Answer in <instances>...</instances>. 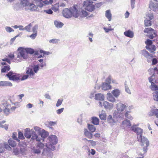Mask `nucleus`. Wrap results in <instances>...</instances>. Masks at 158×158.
<instances>
[{
  "mask_svg": "<svg viewBox=\"0 0 158 158\" xmlns=\"http://www.w3.org/2000/svg\"><path fill=\"white\" fill-rule=\"evenodd\" d=\"M127 107L126 105L122 103L119 102L117 104L116 109L118 113L119 114L118 117L120 118L123 115L126 108Z\"/></svg>",
  "mask_w": 158,
  "mask_h": 158,
  "instance_id": "obj_7",
  "label": "nucleus"
},
{
  "mask_svg": "<svg viewBox=\"0 0 158 158\" xmlns=\"http://www.w3.org/2000/svg\"><path fill=\"white\" fill-rule=\"evenodd\" d=\"M31 139H36L37 141H40L41 139L38 136L35 132L33 131L32 132V135Z\"/></svg>",
  "mask_w": 158,
  "mask_h": 158,
  "instance_id": "obj_37",
  "label": "nucleus"
},
{
  "mask_svg": "<svg viewBox=\"0 0 158 158\" xmlns=\"http://www.w3.org/2000/svg\"><path fill=\"white\" fill-rule=\"evenodd\" d=\"M10 148L8 144H4L2 143H0V153L3 152L6 149Z\"/></svg>",
  "mask_w": 158,
  "mask_h": 158,
  "instance_id": "obj_25",
  "label": "nucleus"
},
{
  "mask_svg": "<svg viewBox=\"0 0 158 158\" xmlns=\"http://www.w3.org/2000/svg\"><path fill=\"white\" fill-rule=\"evenodd\" d=\"M131 112V111H127L124 114V115H125V117L126 118H127L130 120H132L133 119V118L130 114V113Z\"/></svg>",
  "mask_w": 158,
  "mask_h": 158,
  "instance_id": "obj_44",
  "label": "nucleus"
},
{
  "mask_svg": "<svg viewBox=\"0 0 158 158\" xmlns=\"http://www.w3.org/2000/svg\"><path fill=\"white\" fill-rule=\"evenodd\" d=\"M122 124L124 127H129L131 126L130 121L127 119L123 121L122 123Z\"/></svg>",
  "mask_w": 158,
  "mask_h": 158,
  "instance_id": "obj_35",
  "label": "nucleus"
},
{
  "mask_svg": "<svg viewBox=\"0 0 158 158\" xmlns=\"http://www.w3.org/2000/svg\"><path fill=\"white\" fill-rule=\"evenodd\" d=\"M37 26L36 25L34 26L32 28V31L34 33H37Z\"/></svg>",
  "mask_w": 158,
  "mask_h": 158,
  "instance_id": "obj_63",
  "label": "nucleus"
},
{
  "mask_svg": "<svg viewBox=\"0 0 158 158\" xmlns=\"http://www.w3.org/2000/svg\"><path fill=\"white\" fill-rule=\"evenodd\" d=\"M84 135L86 137L89 139H92L93 137V134L86 128L84 129Z\"/></svg>",
  "mask_w": 158,
  "mask_h": 158,
  "instance_id": "obj_17",
  "label": "nucleus"
},
{
  "mask_svg": "<svg viewBox=\"0 0 158 158\" xmlns=\"http://www.w3.org/2000/svg\"><path fill=\"white\" fill-rule=\"evenodd\" d=\"M95 99L99 101H103L104 99V97L101 94H96L95 95Z\"/></svg>",
  "mask_w": 158,
  "mask_h": 158,
  "instance_id": "obj_23",
  "label": "nucleus"
},
{
  "mask_svg": "<svg viewBox=\"0 0 158 158\" xmlns=\"http://www.w3.org/2000/svg\"><path fill=\"white\" fill-rule=\"evenodd\" d=\"M3 105L6 106L5 108L3 110L4 113L6 115H8L11 113L10 109H9L10 107V105L7 104V102L6 101H3Z\"/></svg>",
  "mask_w": 158,
  "mask_h": 158,
  "instance_id": "obj_11",
  "label": "nucleus"
},
{
  "mask_svg": "<svg viewBox=\"0 0 158 158\" xmlns=\"http://www.w3.org/2000/svg\"><path fill=\"white\" fill-rule=\"evenodd\" d=\"M53 0H45L44 1H43V4L47 5L49 4H52V3Z\"/></svg>",
  "mask_w": 158,
  "mask_h": 158,
  "instance_id": "obj_50",
  "label": "nucleus"
},
{
  "mask_svg": "<svg viewBox=\"0 0 158 158\" xmlns=\"http://www.w3.org/2000/svg\"><path fill=\"white\" fill-rule=\"evenodd\" d=\"M54 23L55 26L58 28H60L62 27L64 25L63 23L57 21H55Z\"/></svg>",
  "mask_w": 158,
  "mask_h": 158,
  "instance_id": "obj_41",
  "label": "nucleus"
},
{
  "mask_svg": "<svg viewBox=\"0 0 158 158\" xmlns=\"http://www.w3.org/2000/svg\"><path fill=\"white\" fill-rule=\"evenodd\" d=\"M142 55L148 59H150L153 57V56L152 55L150 54L146 50H143L142 52ZM148 61H150L149 60H148Z\"/></svg>",
  "mask_w": 158,
  "mask_h": 158,
  "instance_id": "obj_16",
  "label": "nucleus"
},
{
  "mask_svg": "<svg viewBox=\"0 0 158 158\" xmlns=\"http://www.w3.org/2000/svg\"><path fill=\"white\" fill-rule=\"evenodd\" d=\"M27 9L30 10L31 11L36 10L37 8L35 4L30 3L28 6H27Z\"/></svg>",
  "mask_w": 158,
  "mask_h": 158,
  "instance_id": "obj_21",
  "label": "nucleus"
},
{
  "mask_svg": "<svg viewBox=\"0 0 158 158\" xmlns=\"http://www.w3.org/2000/svg\"><path fill=\"white\" fill-rule=\"evenodd\" d=\"M84 140H85L88 142H89L93 146H94L96 145V142L93 140H88L86 138L84 139Z\"/></svg>",
  "mask_w": 158,
  "mask_h": 158,
  "instance_id": "obj_51",
  "label": "nucleus"
},
{
  "mask_svg": "<svg viewBox=\"0 0 158 158\" xmlns=\"http://www.w3.org/2000/svg\"><path fill=\"white\" fill-rule=\"evenodd\" d=\"M10 69V68L9 65H6L1 69V72L2 73H6L9 71Z\"/></svg>",
  "mask_w": 158,
  "mask_h": 158,
  "instance_id": "obj_33",
  "label": "nucleus"
},
{
  "mask_svg": "<svg viewBox=\"0 0 158 158\" xmlns=\"http://www.w3.org/2000/svg\"><path fill=\"white\" fill-rule=\"evenodd\" d=\"M12 84L10 81H3L0 82V86H12Z\"/></svg>",
  "mask_w": 158,
  "mask_h": 158,
  "instance_id": "obj_18",
  "label": "nucleus"
},
{
  "mask_svg": "<svg viewBox=\"0 0 158 158\" xmlns=\"http://www.w3.org/2000/svg\"><path fill=\"white\" fill-rule=\"evenodd\" d=\"M58 40L56 39H52L49 40V42L53 44L57 43L58 42Z\"/></svg>",
  "mask_w": 158,
  "mask_h": 158,
  "instance_id": "obj_59",
  "label": "nucleus"
},
{
  "mask_svg": "<svg viewBox=\"0 0 158 158\" xmlns=\"http://www.w3.org/2000/svg\"><path fill=\"white\" fill-rule=\"evenodd\" d=\"M59 4L56 3L53 5L51 8L54 11L56 12L59 10Z\"/></svg>",
  "mask_w": 158,
  "mask_h": 158,
  "instance_id": "obj_42",
  "label": "nucleus"
},
{
  "mask_svg": "<svg viewBox=\"0 0 158 158\" xmlns=\"http://www.w3.org/2000/svg\"><path fill=\"white\" fill-rule=\"evenodd\" d=\"M18 53L15 59L14 62H18L22 61L24 59H27L28 56L24 53V51L22 50V47L18 48Z\"/></svg>",
  "mask_w": 158,
  "mask_h": 158,
  "instance_id": "obj_4",
  "label": "nucleus"
},
{
  "mask_svg": "<svg viewBox=\"0 0 158 158\" xmlns=\"http://www.w3.org/2000/svg\"><path fill=\"white\" fill-rule=\"evenodd\" d=\"M32 27V25L31 24V23H30L28 25L26 26L25 27V29L26 30L28 31H30L31 28Z\"/></svg>",
  "mask_w": 158,
  "mask_h": 158,
  "instance_id": "obj_53",
  "label": "nucleus"
},
{
  "mask_svg": "<svg viewBox=\"0 0 158 158\" xmlns=\"http://www.w3.org/2000/svg\"><path fill=\"white\" fill-rule=\"evenodd\" d=\"M154 99L158 101V91H156L153 93Z\"/></svg>",
  "mask_w": 158,
  "mask_h": 158,
  "instance_id": "obj_55",
  "label": "nucleus"
},
{
  "mask_svg": "<svg viewBox=\"0 0 158 158\" xmlns=\"http://www.w3.org/2000/svg\"><path fill=\"white\" fill-rule=\"evenodd\" d=\"M152 70H153V71L154 72V73L152 75H154V77H153V78H156V77L157 78V79H158L157 77H155L154 74H155V73H156L157 74H158V69H157L156 67H155L153 69H149V70L150 71H151Z\"/></svg>",
  "mask_w": 158,
  "mask_h": 158,
  "instance_id": "obj_49",
  "label": "nucleus"
},
{
  "mask_svg": "<svg viewBox=\"0 0 158 158\" xmlns=\"http://www.w3.org/2000/svg\"><path fill=\"white\" fill-rule=\"evenodd\" d=\"M144 24L146 27H150L152 25V23L150 20H145Z\"/></svg>",
  "mask_w": 158,
  "mask_h": 158,
  "instance_id": "obj_47",
  "label": "nucleus"
},
{
  "mask_svg": "<svg viewBox=\"0 0 158 158\" xmlns=\"http://www.w3.org/2000/svg\"><path fill=\"white\" fill-rule=\"evenodd\" d=\"M33 70V72L35 74V73H36L39 69V66L37 65L35 66L33 69H32Z\"/></svg>",
  "mask_w": 158,
  "mask_h": 158,
  "instance_id": "obj_58",
  "label": "nucleus"
},
{
  "mask_svg": "<svg viewBox=\"0 0 158 158\" xmlns=\"http://www.w3.org/2000/svg\"><path fill=\"white\" fill-rule=\"evenodd\" d=\"M111 93L115 97H117L119 95L120 92L118 89H115L112 91Z\"/></svg>",
  "mask_w": 158,
  "mask_h": 158,
  "instance_id": "obj_38",
  "label": "nucleus"
},
{
  "mask_svg": "<svg viewBox=\"0 0 158 158\" xmlns=\"http://www.w3.org/2000/svg\"><path fill=\"white\" fill-rule=\"evenodd\" d=\"M14 57L15 55L13 53H9L6 56L5 58L2 59V60L3 62L1 63V64L2 66L6 65L7 64L5 62H6L9 64H10L11 63L10 61L12 60Z\"/></svg>",
  "mask_w": 158,
  "mask_h": 158,
  "instance_id": "obj_9",
  "label": "nucleus"
},
{
  "mask_svg": "<svg viewBox=\"0 0 158 158\" xmlns=\"http://www.w3.org/2000/svg\"><path fill=\"white\" fill-rule=\"evenodd\" d=\"M22 49L24 51V53L28 57V54H32L34 52V50L29 48H24L22 47Z\"/></svg>",
  "mask_w": 158,
  "mask_h": 158,
  "instance_id": "obj_13",
  "label": "nucleus"
},
{
  "mask_svg": "<svg viewBox=\"0 0 158 158\" xmlns=\"http://www.w3.org/2000/svg\"><path fill=\"white\" fill-rule=\"evenodd\" d=\"M5 29L7 32H11L14 31V30L10 27H5Z\"/></svg>",
  "mask_w": 158,
  "mask_h": 158,
  "instance_id": "obj_56",
  "label": "nucleus"
},
{
  "mask_svg": "<svg viewBox=\"0 0 158 158\" xmlns=\"http://www.w3.org/2000/svg\"><path fill=\"white\" fill-rule=\"evenodd\" d=\"M20 4L23 7H27L29 4V0H21Z\"/></svg>",
  "mask_w": 158,
  "mask_h": 158,
  "instance_id": "obj_32",
  "label": "nucleus"
},
{
  "mask_svg": "<svg viewBox=\"0 0 158 158\" xmlns=\"http://www.w3.org/2000/svg\"><path fill=\"white\" fill-rule=\"evenodd\" d=\"M124 34L126 36L131 38L133 37L134 35L133 32L130 30L125 31Z\"/></svg>",
  "mask_w": 158,
  "mask_h": 158,
  "instance_id": "obj_24",
  "label": "nucleus"
},
{
  "mask_svg": "<svg viewBox=\"0 0 158 158\" xmlns=\"http://www.w3.org/2000/svg\"><path fill=\"white\" fill-rule=\"evenodd\" d=\"M150 116H155L158 118V109H153L152 110L149 114Z\"/></svg>",
  "mask_w": 158,
  "mask_h": 158,
  "instance_id": "obj_22",
  "label": "nucleus"
},
{
  "mask_svg": "<svg viewBox=\"0 0 158 158\" xmlns=\"http://www.w3.org/2000/svg\"><path fill=\"white\" fill-rule=\"evenodd\" d=\"M49 141L48 143H46V146L49 149L53 150L55 149L54 145L56 144L57 143V137L54 135H52L49 137L47 139Z\"/></svg>",
  "mask_w": 158,
  "mask_h": 158,
  "instance_id": "obj_3",
  "label": "nucleus"
},
{
  "mask_svg": "<svg viewBox=\"0 0 158 158\" xmlns=\"http://www.w3.org/2000/svg\"><path fill=\"white\" fill-rule=\"evenodd\" d=\"M21 76L19 74H17L15 73L14 76L11 78V80H13V81H17L20 79Z\"/></svg>",
  "mask_w": 158,
  "mask_h": 158,
  "instance_id": "obj_34",
  "label": "nucleus"
},
{
  "mask_svg": "<svg viewBox=\"0 0 158 158\" xmlns=\"http://www.w3.org/2000/svg\"><path fill=\"white\" fill-rule=\"evenodd\" d=\"M33 3L35 4L37 7H42L44 4H43V1L42 0H40L39 1H34Z\"/></svg>",
  "mask_w": 158,
  "mask_h": 158,
  "instance_id": "obj_29",
  "label": "nucleus"
},
{
  "mask_svg": "<svg viewBox=\"0 0 158 158\" xmlns=\"http://www.w3.org/2000/svg\"><path fill=\"white\" fill-rule=\"evenodd\" d=\"M144 32L147 33H153L155 36H157L156 31L151 27L146 28L144 30Z\"/></svg>",
  "mask_w": 158,
  "mask_h": 158,
  "instance_id": "obj_14",
  "label": "nucleus"
},
{
  "mask_svg": "<svg viewBox=\"0 0 158 158\" xmlns=\"http://www.w3.org/2000/svg\"><path fill=\"white\" fill-rule=\"evenodd\" d=\"M111 86L109 84L106 83H103L102 85V89L104 90H106L111 89Z\"/></svg>",
  "mask_w": 158,
  "mask_h": 158,
  "instance_id": "obj_20",
  "label": "nucleus"
},
{
  "mask_svg": "<svg viewBox=\"0 0 158 158\" xmlns=\"http://www.w3.org/2000/svg\"><path fill=\"white\" fill-rule=\"evenodd\" d=\"M150 8L153 10H156L158 7V4L157 2L154 3L152 2L151 1L149 5Z\"/></svg>",
  "mask_w": 158,
  "mask_h": 158,
  "instance_id": "obj_27",
  "label": "nucleus"
},
{
  "mask_svg": "<svg viewBox=\"0 0 158 158\" xmlns=\"http://www.w3.org/2000/svg\"><path fill=\"white\" fill-rule=\"evenodd\" d=\"M24 136L26 138L28 139L31 138V134L29 129L27 128L25 130Z\"/></svg>",
  "mask_w": 158,
  "mask_h": 158,
  "instance_id": "obj_28",
  "label": "nucleus"
},
{
  "mask_svg": "<svg viewBox=\"0 0 158 158\" xmlns=\"http://www.w3.org/2000/svg\"><path fill=\"white\" fill-rule=\"evenodd\" d=\"M19 138L21 139H24L23 133L21 131H19L18 133Z\"/></svg>",
  "mask_w": 158,
  "mask_h": 158,
  "instance_id": "obj_54",
  "label": "nucleus"
},
{
  "mask_svg": "<svg viewBox=\"0 0 158 158\" xmlns=\"http://www.w3.org/2000/svg\"><path fill=\"white\" fill-rule=\"evenodd\" d=\"M105 16L108 19L109 21H110L111 20L112 15L110 10L106 11Z\"/></svg>",
  "mask_w": 158,
  "mask_h": 158,
  "instance_id": "obj_30",
  "label": "nucleus"
},
{
  "mask_svg": "<svg viewBox=\"0 0 158 158\" xmlns=\"http://www.w3.org/2000/svg\"><path fill=\"white\" fill-rule=\"evenodd\" d=\"M14 57L15 55L13 53H9L6 56L5 58L2 59V60L3 62L1 63V64L2 66L6 65L7 64L5 62H6L9 64H10L11 63L10 61L12 60Z\"/></svg>",
  "mask_w": 158,
  "mask_h": 158,
  "instance_id": "obj_8",
  "label": "nucleus"
},
{
  "mask_svg": "<svg viewBox=\"0 0 158 158\" xmlns=\"http://www.w3.org/2000/svg\"><path fill=\"white\" fill-rule=\"evenodd\" d=\"M146 16L150 20H152L153 19V15L152 14H147Z\"/></svg>",
  "mask_w": 158,
  "mask_h": 158,
  "instance_id": "obj_61",
  "label": "nucleus"
},
{
  "mask_svg": "<svg viewBox=\"0 0 158 158\" xmlns=\"http://www.w3.org/2000/svg\"><path fill=\"white\" fill-rule=\"evenodd\" d=\"M92 122L94 125H98L99 123V120L97 118L93 117L92 118Z\"/></svg>",
  "mask_w": 158,
  "mask_h": 158,
  "instance_id": "obj_43",
  "label": "nucleus"
},
{
  "mask_svg": "<svg viewBox=\"0 0 158 158\" xmlns=\"http://www.w3.org/2000/svg\"><path fill=\"white\" fill-rule=\"evenodd\" d=\"M63 100L62 99H59L57 102L56 104V106L57 107H58L60 106L62 103Z\"/></svg>",
  "mask_w": 158,
  "mask_h": 158,
  "instance_id": "obj_57",
  "label": "nucleus"
},
{
  "mask_svg": "<svg viewBox=\"0 0 158 158\" xmlns=\"http://www.w3.org/2000/svg\"><path fill=\"white\" fill-rule=\"evenodd\" d=\"M8 143L9 145L13 147H15L16 145V143L12 139H9L8 141Z\"/></svg>",
  "mask_w": 158,
  "mask_h": 158,
  "instance_id": "obj_45",
  "label": "nucleus"
},
{
  "mask_svg": "<svg viewBox=\"0 0 158 158\" xmlns=\"http://www.w3.org/2000/svg\"><path fill=\"white\" fill-rule=\"evenodd\" d=\"M93 3V2L90 0L85 1L83 2V7L86 10L92 12L95 9V6Z\"/></svg>",
  "mask_w": 158,
  "mask_h": 158,
  "instance_id": "obj_5",
  "label": "nucleus"
},
{
  "mask_svg": "<svg viewBox=\"0 0 158 158\" xmlns=\"http://www.w3.org/2000/svg\"><path fill=\"white\" fill-rule=\"evenodd\" d=\"M39 52L40 53H43V55L41 54L38 55L37 56L38 58H41L44 56L45 55H48L50 53L49 52H45L42 50H40Z\"/></svg>",
  "mask_w": 158,
  "mask_h": 158,
  "instance_id": "obj_40",
  "label": "nucleus"
},
{
  "mask_svg": "<svg viewBox=\"0 0 158 158\" xmlns=\"http://www.w3.org/2000/svg\"><path fill=\"white\" fill-rule=\"evenodd\" d=\"M103 105L106 109H110L113 107V104H110L106 101H104L103 102Z\"/></svg>",
  "mask_w": 158,
  "mask_h": 158,
  "instance_id": "obj_26",
  "label": "nucleus"
},
{
  "mask_svg": "<svg viewBox=\"0 0 158 158\" xmlns=\"http://www.w3.org/2000/svg\"><path fill=\"white\" fill-rule=\"evenodd\" d=\"M107 121L111 125L113 124L115 122L111 115L108 116L107 118Z\"/></svg>",
  "mask_w": 158,
  "mask_h": 158,
  "instance_id": "obj_36",
  "label": "nucleus"
},
{
  "mask_svg": "<svg viewBox=\"0 0 158 158\" xmlns=\"http://www.w3.org/2000/svg\"><path fill=\"white\" fill-rule=\"evenodd\" d=\"M44 146V143H39L36 146L38 149H35L34 152L35 153H39L40 152V150L42 149Z\"/></svg>",
  "mask_w": 158,
  "mask_h": 158,
  "instance_id": "obj_12",
  "label": "nucleus"
},
{
  "mask_svg": "<svg viewBox=\"0 0 158 158\" xmlns=\"http://www.w3.org/2000/svg\"><path fill=\"white\" fill-rule=\"evenodd\" d=\"M64 109V108L59 109L56 110V113L58 114H60L63 112Z\"/></svg>",
  "mask_w": 158,
  "mask_h": 158,
  "instance_id": "obj_60",
  "label": "nucleus"
},
{
  "mask_svg": "<svg viewBox=\"0 0 158 158\" xmlns=\"http://www.w3.org/2000/svg\"><path fill=\"white\" fill-rule=\"evenodd\" d=\"M44 12L48 14H52L53 13V12L51 9L45 10Z\"/></svg>",
  "mask_w": 158,
  "mask_h": 158,
  "instance_id": "obj_62",
  "label": "nucleus"
},
{
  "mask_svg": "<svg viewBox=\"0 0 158 158\" xmlns=\"http://www.w3.org/2000/svg\"><path fill=\"white\" fill-rule=\"evenodd\" d=\"M146 48L151 53H155V51L156 50V47L155 45L152 44L150 46H146Z\"/></svg>",
  "mask_w": 158,
  "mask_h": 158,
  "instance_id": "obj_15",
  "label": "nucleus"
},
{
  "mask_svg": "<svg viewBox=\"0 0 158 158\" xmlns=\"http://www.w3.org/2000/svg\"><path fill=\"white\" fill-rule=\"evenodd\" d=\"M131 130L135 132L137 135L138 141L141 142V146L143 148L144 153H146L148 149L147 147L149 145V142L147 139L145 138H142L143 130L139 127L132 126L131 128Z\"/></svg>",
  "mask_w": 158,
  "mask_h": 158,
  "instance_id": "obj_1",
  "label": "nucleus"
},
{
  "mask_svg": "<svg viewBox=\"0 0 158 158\" xmlns=\"http://www.w3.org/2000/svg\"><path fill=\"white\" fill-rule=\"evenodd\" d=\"M146 46H150L152 44L153 42L152 40H149L147 39L145 42Z\"/></svg>",
  "mask_w": 158,
  "mask_h": 158,
  "instance_id": "obj_52",
  "label": "nucleus"
},
{
  "mask_svg": "<svg viewBox=\"0 0 158 158\" xmlns=\"http://www.w3.org/2000/svg\"><path fill=\"white\" fill-rule=\"evenodd\" d=\"M107 99L110 102H114L115 101V98L110 93L107 94Z\"/></svg>",
  "mask_w": 158,
  "mask_h": 158,
  "instance_id": "obj_31",
  "label": "nucleus"
},
{
  "mask_svg": "<svg viewBox=\"0 0 158 158\" xmlns=\"http://www.w3.org/2000/svg\"><path fill=\"white\" fill-rule=\"evenodd\" d=\"M37 35V33H34L31 34L30 36V37L32 39H35Z\"/></svg>",
  "mask_w": 158,
  "mask_h": 158,
  "instance_id": "obj_64",
  "label": "nucleus"
},
{
  "mask_svg": "<svg viewBox=\"0 0 158 158\" xmlns=\"http://www.w3.org/2000/svg\"><path fill=\"white\" fill-rule=\"evenodd\" d=\"M26 73L27 74L23 76L21 79V80H25L27 79L29 76L31 77L32 76H33L34 75L32 68H28L27 69Z\"/></svg>",
  "mask_w": 158,
  "mask_h": 158,
  "instance_id": "obj_10",
  "label": "nucleus"
},
{
  "mask_svg": "<svg viewBox=\"0 0 158 158\" xmlns=\"http://www.w3.org/2000/svg\"><path fill=\"white\" fill-rule=\"evenodd\" d=\"M154 77V75L149 78V80L151 83L150 88L152 91H156L158 90V86L155 84V83L158 84V79L153 78Z\"/></svg>",
  "mask_w": 158,
  "mask_h": 158,
  "instance_id": "obj_6",
  "label": "nucleus"
},
{
  "mask_svg": "<svg viewBox=\"0 0 158 158\" xmlns=\"http://www.w3.org/2000/svg\"><path fill=\"white\" fill-rule=\"evenodd\" d=\"M106 114L105 113H102L99 115V118L102 120H106Z\"/></svg>",
  "mask_w": 158,
  "mask_h": 158,
  "instance_id": "obj_48",
  "label": "nucleus"
},
{
  "mask_svg": "<svg viewBox=\"0 0 158 158\" xmlns=\"http://www.w3.org/2000/svg\"><path fill=\"white\" fill-rule=\"evenodd\" d=\"M87 125L88 128L91 132L93 133L95 131L96 128L94 126L89 124H88Z\"/></svg>",
  "mask_w": 158,
  "mask_h": 158,
  "instance_id": "obj_39",
  "label": "nucleus"
},
{
  "mask_svg": "<svg viewBox=\"0 0 158 158\" xmlns=\"http://www.w3.org/2000/svg\"><path fill=\"white\" fill-rule=\"evenodd\" d=\"M77 5H74L71 7L70 9L65 8L64 9L62 12L63 16L65 18H69L72 16L77 18L78 17L79 14L77 13L76 7Z\"/></svg>",
  "mask_w": 158,
  "mask_h": 158,
  "instance_id": "obj_2",
  "label": "nucleus"
},
{
  "mask_svg": "<svg viewBox=\"0 0 158 158\" xmlns=\"http://www.w3.org/2000/svg\"><path fill=\"white\" fill-rule=\"evenodd\" d=\"M15 74V73H13L11 71H10L6 75V76H7L9 78V79L10 80Z\"/></svg>",
  "mask_w": 158,
  "mask_h": 158,
  "instance_id": "obj_46",
  "label": "nucleus"
},
{
  "mask_svg": "<svg viewBox=\"0 0 158 158\" xmlns=\"http://www.w3.org/2000/svg\"><path fill=\"white\" fill-rule=\"evenodd\" d=\"M77 11L78 12L77 13L79 14V15L78 16V17L80 16L82 18L85 17L89 15L88 13L84 10H83L81 11H78L77 9Z\"/></svg>",
  "mask_w": 158,
  "mask_h": 158,
  "instance_id": "obj_19",
  "label": "nucleus"
}]
</instances>
